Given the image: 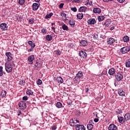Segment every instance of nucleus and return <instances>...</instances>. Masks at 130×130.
<instances>
[{"instance_id":"f257e3e1","label":"nucleus","mask_w":130,"mask_h":130,"mask_svg":"<svg viewBox=\"0 0 130 130\" xmlns=\"http://www.w3.org/2000/svg\"><path fill=\"white\" fill-rule=\"evenodd\" d=\"M5 70L7 73L8 74H10V73H12L13 72V66H12V64L9 63H6L5 64Z\"/></svg>"},{"instance_id":"f03ea898","label":"nucleus","mask_w":130,"mask_h":130,"mask_svg":"<svg viewBox=\"0 0 130 130\" xmlns=\"http://www.w3.org/2000/svg\"><path fill=\"white\" fill-rule=\"evenodd\" d=\"M115 78L118 82H120L123 79V73L119 72L115 75Z\"/></svg>"},{"instance_id":"7ed1b4c3","label":"nucleus","mask_w":130,"mask_h":130,"mask_svg":"<svg viewBox=\"0 0 130 130\" xmlns=\"http://www.w3.org/2000/svg\"><path fill=\"white\" fill-rule=\"evenodd\" d=\"M80 123V121H79V120L76 119L75 118H74V119H72L70 121V124L71 126H78L79 124L77 123Z\"/></svg>"},{"instance_id":"20e7f679","label":"nucleus","mask_w":130,"mask_h":130,"mask_svg":"<svg viewBox=\"0 0 130 130\" xmlns=\"http://www.w3.org/2000/svg\"><path fill=\"white\" fill-rule=\"evenodd\" d=\"M130 51V46H125L120 49V52L122 53V54H124L125 53H127Z\"/></svg>"},{"instance_id":"39448f33","label":"nucleus","mask_w":130,"mask_h":130,"mask_svg":"<svg viewBox=\"0 0 130 130\" xmlns=\"http://www.w3.org/2000/svg\"><path fill=\"white\" fill-rule=\"evenodd\" d=\"M5 55L7 57V61H11L13 59V55L10 52H7L5 53Z\"/></svg>"},{"instance_id":"423d86ee","label":"nucleus","mask_w":130,"mask_h":130,"mask_svg":"<svg viewBox=\"0 0 130 130\" xmlns=\"http://www.w3.org/2000/svg\"><path fill=\"white\" fill-rule=\"evenodd\" d=\"M18 106L20 109H21V110H24L26 109V103H25L24 102H20L18 103Z\"/></svg>"},{"instance_id":"0eeeda50","label":"nucleus","mask_w":130,"mask_h":130,"mask_svg":"<svg viewBox=\"0 0 130 130\" xmlns=\"http://www.w3.org/2000/svg\"><path fill=\"white\" fill-rule=\"evenodd\" d=\"M96 21L95 18H90L87 20L88 25H90V26H92V25H94V24H96Z\"/></svg>"},{"instance_id":"6e6552de","label":"nucleus","mask_w":130,"mask_h":130,"mask_svg":"<svg viewBox=\"0 0 130 130\" xmlns=\"http://www.w3.org/2000/svg\"><path fill=\"white\" fill-rule=\"evenodd\" d=\"M79 56H80L81 58H86L87 53L84 51H79Z\"/></svg>"},{"instance_id":"1a4fd4ad","label":"nucleus","mask_w":130,"mask_h":130,"mask_svg":"<svg viewBox=\"0 0 130 130\" xmlns=\"http://www.w3.org/2000/svg\"><path fill=\"white\" fill-rule=\"evenodd\" d=\"M116 71L115 70V69L114 68H111L110 69H109V75H110V76H115V73H116Z\"/></svg>"},{"instance_id":"9d476101","label":"nucleus","mask_w":130,"mask_h":130,"mask_svg":"<svg viewBox=\"0 0 130 130\" xmlns=\"http://www.w3.org/2000/svg\"><path fill=\"white\" fill-rule=\"evenodd\" d=\"M107 43L109 45H112V44H113L114 43H115V40H114V39H113L112 38H110L108 40Z\"/></svg>"},{"instance_id":"9b49d317","label":"nucleus","mask_w":130,"mask_h":130,"mask_svg":"<svg viewBox=\"0 0 130 130\" xmlns=\"http://www.w3.org/2000/svg\"><path fill=\"white\" fill-rule=\"evenodd\" d=\"M0 28L2 30L6 31V30H8V24L5 23H2L0 25Z\"/></svg>"},{"instance_id":"f8f14e48","label":"nucleus","mask_w":130,"mask_h":130,"mask_svg":"<svg viewBox=\"0 0 130 130\" xmlns=\"http://www.w3.org/2000/svg\"><path fill=\"white\" fill-rule=\"evenodd\" d=\"M108 129L109 130H116L117 129V126H116V125H115V124H111Z\"/></svg>"},{"instance_id":"ddd939ff","label":"nucleus","mask_w":130,"mask_h":130,"mask_svg":"<svg viewBox=\"0 0 130 130\" xmlns=\"http://www.w3.org/2000/svg\"><path fill=\"white\" fill-rule=\"evenodd\" d=\"M35 59V56H34V55H30L27 58L28 61H29V62H31V63H33V60H34Z\"/></svg>"},{"instance_id":"4468645a","label":"nucleus","mask_w":130,"mask_h":130,"mask_svg":"<svg viewBox=\"0 0 130 130\" xmlns=\"http://www.w3.org/2000/svg\"><path fill=\"white\" fill-rule=\"evenodd\" d=\"M32 7L33 11H37V10L39 9V5H38L37 3H34Z\"/></svg>"},{"instance_id":"2eb2a0df","label":"nucleus","mask_w":130,"mask_h":130,"mask_svg":"<svg viewBox=\"0 0 130 130\" xmlns=\"http://www.w3.org/2000/svg\"><path fill=\"white\" fill-rule=\"evenodd\" d=\"M88 45V42L85 40H82L80 41V46H82V47H84V46H87Z\"/></svg>"},{"instance_id":"dca6fc26","label":"nucleus","mask_w":130,"mask_h":130,"mask_svg":"<svg viewBox=\"0 0 130 130\" xmlns=\"http://www.w3.org/2000/svg\"><path fill=\"white\" fill-rule=\"evenodd\" d=\"M76 130H86L85 126L83 125H78L76 127Z\"/></svg>"},{"instance_id":"f3484780","label":"nucleus","mask_w":130,"mask_h":130,"mask_svg":"<svg viewBox=\"0 0 130 130\" xmlns=\"http://www.w3.org/2000/svg\"><path fill=\"white\" fill-rule=\"evenodd\" d=\"M110 24H111V21L109 19H107L105 22L103 23V25L105 26V27H109Z\"/></svg>"},{"instance_id":"a211bd4d","label":"nucleus","mask_w":130,"mask_h":130,"mask_svg":"<svg viewBox=\"0 0 130 130\" xmlns=\"http://www.w3.org/2000/svg\"><path fill=\"white\" fill-rule=\"evenodd\" d=\"M93 12L94 14H100L101 13V9L99 8H95L93 9Z\"/></svg>"},{"instance_id":"6ab92c4d","label":"nucleus","mask_w":130,"mask_h":130,"mask_svg":"<svg viewBox=\"0 0 130 130\" xmlns=\"http://www.w3.org/2000/svg\"><path fill=\"white\" fill-rule=\"evenodd\" d=\"M83 77V72L81 71H79L78 74H77V76L75 77L76 80L77 79H81Z\"/></svg>"},{"instance_id":"aec40b11","label":"nucleus","mask_w":130,"mask_h":130,"mask_svg":"<svg viewBox=\"0 0 130 130\" xmlns=\"http://www.w3.org/2000/svg\"><path fill=\"white\" fill-rule=\"evenodd\" d=\"M87 10V7L85 6H82L79 9H78V12H80V13H83L86 11Z\"/></svg>"},{"instance_id":"412c9836","label":"nucleus","mask_w":130,"mask_h":130,"mask_svg":"<svg viewBox=\"0 0 130 130\" xmlns=\"http://www.w3.org/2000/svg\"><path fill=\"white\" fill-rule=\"evenodd\" d=\"M69 24L71 26V27H73L74 28L75 27V21L74 19H70L69 21Z\"/></svg>"},{"instance_id":"4be33fe9","label":"nucleus","mask_w":130,"mask_h":130,"mask_svg":"<svg viewBox=\"0 0 130 130\" xmlns=\"http://www.w3.org/2000/svg\"><path fill=\"white\" fill-rule=\"evenodd\" d=\"M118 94H119V96H125V93L121 89H118Z\"/></svg>"},{"instance_id":"5701e85b","label":"nucleus","mask_w":130,"mask_h":130,"mask_svg":"<svg viewBox=\"0 0 130 130\" xmlns=\"http://www.w3.org/2000/svg\"><path fill=\"white\" fill-rule=\"evenodd\" d=\"M118 119L120 123H124L125 121V118L124 119L123 117H118Z\"/></svg>"},{"instance_id":"b1692460","label":"nucleus","mask_w":130,"mask_h":130,"mask_svg":"<svg viewBox=\"0 0 130 130\" xmlns=\"http://www.w3.org/2000/svg\"><path fill=\"white\" fill-rule=\"evenodd\" d=\"M27 43L29 45H30V46H31V47L32 48H34L35 47V46H36V45H35V43H33V42H32V41H29L27 42Z\"/></svg>"},{"instance_id":"393cba45","label":"nucleus","mask_w":130,"mask_h":130,"mask_svg":"<svg viewBox=\"0 0 130 130\" xmlns=\"http://www.w3.org/2000/svg\"><path fill=\"white\" fill-rule=\"evenodd\" d=\"M123 40L124 42H126V43H127V42L129 41V38L127 36H125L123 38Z\"/></svg>"},{"instance_id":"a878e982","label":"nucleus","mask_w":130,"mask_h":130,"mask_svg":"<svg viewBox=\"0 0 130 130\" xmlns=\"http://www.w3.org/2000/svg\"><path fill=\"white\" fill-rule=\"evenodd\" d=\"M77 17L79 20H82V19H83V18H84V14L83 13H78L77 15Z\"/></svg>"},{"instance_id":"bb28decb","label":"nucleus","mask_w":130,"mask_h":130,"mask_svg":"<svg viewBox=\"0 0 130 130\" xmlns=\"http://www.w3.org/2000/svg\"><path fill=\"white\" fill-rule=\"evenodd\" d=\"M47 41H51L52 40V37L51 35H48L46 36Z\"/></svg>"},{"instance_id":"cd10ccee","label":"nucleus","mask_w":130,"mask_h":130,"mask_svg":"<svg viewBox=\"0 0 130 130\" xmlns=\"http://www.w3.org/2000/svg\"><path fill=\"white\" fill-rule=\"evenodd\" d=\"M124 118L125 120H129L130 119V113H127L124 115Z\"/></svg>"},{"instance_id":"c85d7f7f","label":"nucleus","mask_w":130,"mask_h":130,"mask_svg":"<svg viewBox=\"0 0 130 130\" xmlns=\"http://www.w3.org/2000/svg\"><path fill=\"white\" fill-rule=\"evenodd\" d=\"M62 29H63V30H64L65 31H68L69 27H68V26L66 24H63L62 25Z\"/></svg>"},{"instance_id":"c756f323","label":"nucleus","mask_w":130,"mask_h":130,"mask_svg":"<svg viewBox=\"0 0 130 130\" xmlns=\"http://www.w3.org/2000/svg\"><path fill=\"white\" fill-rule=\"evenodd\" d=\"M126 68H130V59H127L125 61Z\"/></svg>"},{"instance_id":"7c9ffc66","label":"nucleus","mask_w":130,"mask_h":130,"mask_svg":"<svg viewBox=\"0 0 130 130\" xmlns=\"http://www.w3.org/2000/svg\"><path fill=\"white\" fill-rule=\"evenodd\" d=\"M52 16H53V14L52 13V12H51L49 14H47L46 15L45 19H50V18H51Z\"/></svg>"},{"instance_id":"2f4dec72","label":"nucleus","mask_w":130,"mask_h":130,"mask_svg":"<svg viewBox=\"0 0 130 130\" xmlns=\"http://www.w3.org/2000/svg\"><path fill=\"white\" fill-rule=\"evenodd\" d=\"M26 93L27 95H28L29 96H30V95H33V91H32V90H31L30 89H27Z\"/></svg>"},{"instance_id":"473e14b6","label":"nucleus","mask_w":130,"mask_h":130,"mask_svg":"<svg viewBox=\"0 0 130 130\" xmlns=\"http://www.w3.org/2000/svg\"><path fill=\"white\" fill-rule=\"evenodd\" d=\"M87 129L92 130L93 129V124H88L87 125Z\"/></svg>"},{"instance_id":"72a5a7b5","label":"nucleus","mask_w":130,"mask_h":130,"mask_svg":"<svg viewBox=\"0 0 130 130\" xmlns=\"http://www.w3.org/2000/svg\"><path fill=\"white\" fill-rule=\"evenodd\" d=\"M7 95V91L6 90H3L1 92V96L2 97H6Z\"/></svg>"},{"instance_id":"f704fd0d","label":"nucleus","mask_w":130,"mask_h":130,"mask_svg":"<svg viewBox=\"0 0 130 130\" xmlns=\"http://www.w3.org/2000/svg\"><path fill=\"white\" fill-rule=\"evenodd\" d=\"M56 106L57 107V108H61L62 107V104H61L60 102H57L56 104Z\"/></svg>"},{"instance_id":"c9c22d12","label":"nucleus","mask_w":130,"mask_h":130,"mask_svg":"<svg viewBox=\"0 0 130 130\" xmlns=\"http://www.w3.org/2000/svg\"><path fill=\"white\" fill-rule=\"evenodd\" d=\"M98 19L100 21H103L105 19V17L104 16H100L98 17Z\"/></svg>"},{"instance_id":"e433bc0d","label":"nucleus","mask_w":130,"mask_h":130,"mask_svg":"<svg viewBox=\"0 0 130 130\" xmlns=\"http://www.w3.org/2000/svg\"><path fill=\"white\" fill-rule=\"evenodd\" d=\"M54 53L57 55H60L61 54V52L59 50H57L54 51Z\"/></svg>"},{"instance_id":"4c0bfd02","label":"nucleus","mask_w":130,"mask_h":130,"mask_svg":"<svg viewBox=\"0 0 130 130\" xmlns=\"http://www.w3.org/2000/svg\"><path fill=\"white\" fill-rule=\"evenodd\" d=\"M3 66L0 67V77L4 75V71L3 70Z\"/></svg>"},{"instance_id":"58836bf2","label":"nucleus","mask_w":130,"mask_h":130,"mask_svg":"<svg viewBox=\"0 0 130 130\" xmlns=\"http://www.w3.org/2000/svg\"><path fill=\"white\" fill-rule=\"evenodd\" d=\"M18 4L20 5V6H23L24 4H25V0H19Z\"/></svg>"},{"instance_id":"ea45409f","label":"nucleus","mask_w":130,"mask_h":130,"mask_svg":"<svg viewBox=\"0 0 130 130\" xmlns=\"http://www.w3.org/2000/svg\"><path fill=\"white\" fill-rule=\"evenodd\" d=\"M57 82H63V79H62V78L61 77H58L56 79Z\"/></svg>"},{"instance_id":"a19ab883","label":"nucleus","mask_w":130,"mask_h":130,"mask_svg":"<svg viewBox=\"0 0 130 130\" xmlns=\"http://www.w3.org/2000/svg\"><path fill=\"white\" fill-rule=\"evenodd\" d=\"M68 46L69 47H70V48H74V47H75V45H74V43H70L68 44Z\"/></svg>"},{"instance_id":"79ce46f5","label":"nucleus","mask_w":130,"mask_h":130,"mask_svg":"<svg viewBox=\"0 0 130 130\" xmlns=\"http://www.w3.org/2000/svg\"><path fill=\"white\" fill-rule=\"evenodd\" d=\"M28 23L29 24H34V19L30 18V19H29Z\"/></svg>"},{"instance_id":"37998d69","label":"nucleus","mask_w":130,"mask_h":130,"mask_svg":"<svg viewBox=\"0 0 130 130\" xmlns=\"http://www.w3.org/2000/svg\"><path fill=\"white\" fill-rule=\"evenodd\" d=\"M71 11H72L74 13H76V12H77V9L76 7H71Z\"/></svg>"},{"instance_id":"c03bdc74","label":"nucleus","mask_w":130,"mask_h":130,"mask_svg":"<svg viewBox=\"0 0 130 130\" xmlns=\"http://www.w3.org/2000/svg\"><path fill=\"white\" fill-rule=\"evenodd\" d=\"M41 31L42 33H43L44 35H45L46 33H47V30H46V29L43 28Z\"/></svg>"},{"instance_id":"a18cd8bd","label":"nucleus","mask_w":130,"mask_h":130,"mask_svg":"<svg viewBox=\"0 0 130 130\" xmlns=\"http://www.w3.org/2000/svg\"><path fill=\"white\" fill-rule=\"evenodd\" d=\"M72 3L73 4H74V3H77V4H79V3H82V0H73Z\"/></svg>"},{"instance_id":"49530a36","label":"nucleus","mask_w":130,"mask_h":130,"mask_svg":"<svg viewBox=\"0 0 130 130\" xmlns=\"http://www.w3.org/2000/svg\"><path fill=\"white\" fill-rule=\"evenodd\" d=\"M35 67L36 68H40V67H41V65H40V63H39V62H37L36 63H35Z\"/></svg>"},{"instance_id":"de8ad7c7","label":"nucleus","mask_w":130,"mask_h":130,"mask_svg":"<svg viewBox=\"0 0 130 130\" xmlns=\"http://www.w3.org/2000/svg\"><path fill=\"white\" fill-rule=\"evenodd\" d=\"M22 100L24 101H27V100H28V96H24L22 98Z\"/></svg>"},{"instance_id":"09e8293b","label":"nucleus","mask_w":130,"mask_h":130,"mask_svg":"<svg viewBox=\"0 0 130 130\" xmlns=\"http://www.w3.org/2000/svg\"><path fill=\"white\" fill-rule=\"evenodd\" d=\"M63 6H64V4L63 3H61L60 4H59V8L60 9H62V8H63Z\"/></svg>"},{"instance_id":"8fccbe9b","label":"nucleus","mask_w":130,"mask_h":130,"mask_svg":"<svg viewBox=\"0 0 130 130\" xmlns=\"http://www.w3.org/2000/svg\"><path fill=\"white\" fill-rule=\"evenodd\" d=\"M19 85H20L21 86H24L25 85V82H19L18 83Z\"/></svg>"},{"instance_id":"3c124183","label":"nucleus","mask_w":130,"mask_h":130,"mask_svg":"<svg viewBox=\"0 0 130 130\" xmlns=\"http://www.w3.org/2000/svg\"><path fill=\"white\" fill-rule=\"evenodd\" d=\"M91 38H93V39H94V40H96V39H97V37H96V35L93 34L92 35Z\"/></svg>"},{"instance_id":"603ef678","label":"nucleus","mask_w":130,"mask_h":130,"mask_svg":"<svg viewBox=\"0 0 130 130\" xmlns=\"http://www.w3.org/2000/svg\"><path fill=\"white\" fill-rule=\"evenodd\" d=\"M60 15L61 16V17H66L67 16V14L63 12L61 13Z\"/></svg>"},{"instance_id":"864d4df0","label":"nucleus","mask_w":130,"mask_h":130,"mask_svg":"<svg viewBox=\"0 0 130 130\" xmlns=\"http://www.w3.org/2000/svg\"><path fill=\"white\" fill-rule=\"evenodd\" d=\"M118 3H120V4H122V3H124L125 0H117Z\"/></svg>"},{"instance_id":"5fc2aeb1","label":"nucleus","mask_w":130,"mask_h":130,"mask_svg":"<svg viewBox=\"0 0 130 130\" xmlns=\"http://www.w3.org/2000/svg\"><path fill=\"white\" fill-rule=\"evenodd\" d=\"M85 6H88L89 5V0H86V2H85Z\"/></svg>"},{"instance_id":"6e6d98bb","label":"nucleus","mask_w":130,"mask_h":130,"mask_svg":"<svg viewBox=\"0 0 130 130\" xmlns=\"http://www.w3.org/2000/svg\"><path fill=\"white\" fill-rule=\"evenodd\" d=\"M56 128H57V127H56V125H54V126H53L52 127V130H55V129H56Z\"/></svg>"},{"instance_id":"4d7b16f0","label":"nucleus","mask_w":130,"mask_h":130,"mask_svg":"<svg viewBox=\"0 0 130 130\" xmlns=\"http://www.w3.org/2000/svg\"><path fill=\"white\" fill-rule=\"evenodd\" d=\"M51 29L52 30H53V32L55 33V26H52Z\"/></svg>"},{"instance_id":"13d9d810","label":"nucleus","mask_w":130,"mask_h":130,"mask_svg":"<svg viewBox=\"0 0 130 130\" xmlns=\"http://www.w3.org/2000/svg\"><path fill=\"white\" fill-rule=\"evenodd\" d=\"M94 122H98L99 121V119L98 118H94Z\"/></svg>"},{"instance_id":"bf43d9fd","label":"nucleus","mask_w":130,"mask_h":130,"mask_svg":"<svg viewBox=\"0 0 130 130\" xmlns=\"http://www.w3.org/2000/svg\"><path fill=\"white\" fill-rule=\"evenodd\" d=\"M33 48H34L31 47L30 49L28 50V52H31V51H33Z\"/></svg>"},{"instance_id":"052dcab7","label":"nucleus","mask_w":130,"mask_h":130,"mask_svg":"<svg viewBox=\"0 0 130 130\" xmlns=\"http://www.w3.org/2000/svg\"><path fill=\"white\" fill-rule=\"evenodd\" d=\"M89 6H92L93 5V2L92 1H89Z\"/></svg>"},{"instance_id":"680f3d73","label":"nucleus","mask_w":130,"mask_h":130,"mask_svg":"<svg viewBox=\"0 0 130 130\" xmlns=\"http://www.w3.org/2000/svg\"><path fill=\"white\" fill-rule=\"evenodd\" d=\"M81 113V112H80V111H77L76 112V114L77 115H80V114Z\"/></svg>"},{"instance_id":"e2e57ef3","label":"nucleus","mask_w":130,"mask_h":130,"mask_svg":"<svg viewBox=\"0 0 130 130\" xmlns=\"http://www.w3.org/2000/svg\"><path fill=\"white\" fill-rule=\"evenodd\" d=\"M105 3H108V2H111L112 0H103Z\"/></svg>"},{"instance_id":"0e129e2a","label":"nucleus","mask_w":130,"mask_h":130,"mask_svg":"<svg viewBox=\"0 0 130 130\" xmlns=\"http://www.w3.org/2000/svg\"><path fill=\"white\" fill-rule=\"evenodd\" d=\"M21 114H22V112L20 110V111H19V113L18 114V116H19V115H21Z\"/></svg>"},{"instance_id":"69168bd1","label":"nucleus","mask_w":130,"mask_h":130,"mask_svg":"<svg viewBox=\"0 0 130 130\" xmlns=\"http://www.w3.org/2000/svg\"><path fill=\"white\" fill-rule=\"evenodd\" d=\"M85 92H86V93L89 92V88H85Z\"/></svg>"},{"instance_id":"338daca9","label":"nucleus","mask_w":130,"mask_h":130,"mask_svg":"<svg viewBox=\"0 0 130 130\" xmlns=\"http://www.w3.org/2000/svg\"><path fill=\"white\" fill-rule=\"evenodd\" d=\"M52 27H55V23H51Z\"/></svg>"},{"instance_id":"774afa93","label":"nucleus","mask_w":130,"mask_h":130,"mask_svg":"<svg viewBox=\"0 0 130 130\" xmlns=\"http://www.w3.org/2000/svg\"><path fill=\"white\" fill-rule=\"evenodd\" d=\"M37 84V85H41L42 84V82H38Z\"/></svg>"}]
</instances>
